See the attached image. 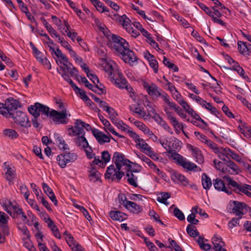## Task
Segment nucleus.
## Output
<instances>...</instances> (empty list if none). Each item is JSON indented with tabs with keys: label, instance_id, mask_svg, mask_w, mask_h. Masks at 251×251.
<instances>
[{
	"label": "nucleus",
	"instance_id": "ddd939ff",
	"mask_svg": "<svg viewBox=\"0 0 251 251\" xmlns=\"http://www.w3.org/2000/svg\"><path fill=\"white\" fill-rule=\"evenodd\" d=\"M233 207L231 212L239 217V218H242V216L248 211L247 204L245 202L238 201H233Z\"/></svg>",
	"mask_w": 251,
	"mask_h": 251
},
{
	"label": "nucleus",
	"instance_id": "dca6fc26",
	"mask_svg": "<svg viewBox=\"0 0 251 251\" xmlns=\"http://www.w3.org/2000/svg\"><path fill=\"white\" fill-rule=\"evenodd\" d=\"M61 112H58L55 110H51L50 112V116L52 117L53 121L55 122H60L61 124H66L67 122L65 119L67 118V113L66 109L61 110Z\"/></svg>",
	"mask_w": 251,
	"mask_h": 251
},
{
	"label": "nucleus",
	"instance_id": "a18cd8bd",
	"mask_svg": "<svg viewBox=\"0 0 251 251\" xmlns=\"http://www.w3.org/2000/svg\"><path fill=\"white\" fill-rule=\"evenodd\" d=\"M134 124L146 135L151 131L148 126L141 122L135 121L134 122Z\"/></svg>",
	"mask_w": 251,
	"mask_h": 251
},
{
	"label": "nucleus",
	"instance_id": "37998d69",
	"mask_svg": "<svg viewBox=\"0 0 251 251\" xmlns=\"http://www.w3.org/2000/svg\"><path fill=\"white\" fill-rule=\"evenodd\" d=\"M186 230L187 233L191 237H195L199 235V232L197 230L196 227L191 224L188 225Z\"/></svg>",
	"mask_w": 251,
	"mask_h": 251
},
{
	"label": "nucleus",
	"instance_id": "2eb2a0df",
	"mask_svg": "<svg viewBox=\"0 0 251 251\" xmlns=\"http://www.w3.org/2000/svg\"><path fill=\"white\" fill-rule=\"evenodd\" d=\"M120 54L122 55V58L124 61L131 66L133 65L134 63L137 60L136 56L133 51L129 49V47L125 50L124 52L121 53Z\"/></svg>",
	"mask_w": 251,
	"mask_h": 251
},
{
	"label": "nucleus",
	"instance_id": "a19ab883",
	"mask_svg": "<svg viewBox=\"0 0 251 251\" xmlns=\"http://www.w3.org/2000/svg\"><path fill=\"white\" fill-rule=\"evenodd\" d=\"M56 160L59 166L62 168H64L69 163L64 153L58 155L57 156Z\"/></svg>",
	"mask_w": 251,
	"mask_h": 251
},
{
	"label": "nucleus",
	"instance_id": "49530a36",
	"mask_svg": "<svg viewBox=\"0 0 251 251\" xmlns=\"http://www.w3.org/2000/svg\"><path fill=\"white\" fill-rule=\"evenodd\" d=\"M16 203L14 204L11 201H8L3 204L4 209L11 216H13L12 211L15 208Z\"/></svg>",
	"mask_w": 251,
	"mask_h": 251
},
{
	"label": "nucleus",
	"instance_id": "052dcab7",
	"mask_svg": "<svg viewBox=\"0 0 251 251\" xmlns=\"http://www.w3.org/2000/svg\"><path fill=\"white\" fill-rule=\"evenodd\" d=\"M164 110L165 112L168 119L170 121V122L176 119V117L174 116V113L171 111L168 107L164 106Z\"/></svg>",
	"mask_w": 251,
	"mask_h": 251
},
{
	"label": "nucleus",
	"instance_id": "6e6552de",
	"mask_svg": "<svg viewBox=\"0 0 251 251\" xmlns=\"http://www.w3.org/2000/svg\"><path fill=\"white\" fill-rule=\"evenodd\" d=\"M176 162L183 167V168L188 171H194L196 172H200L201 169L198 167L195 164L187 160L186 158L183 157L181 155H175Z\"/></svg>",
	"mask_w": 251,
	"mask_h": 251
},
{
	"label": "nucleus",
	"instance_id": "7ed1b4c3",
	"mask_svg": "<svg viewBox=\"0 0 251 251\" xmlns=\"http://www.w3.org/2000/svg\"><path fill=\"white\" fill-rule=\"evenodd\" d=\"M109 40L110 47L120 54L124 52L129 46L125 39L117 35L112 34Z\"/></svg>",
	"mask_w": 251,
	"mask_h": 251
},
{
	"label": "nucleus",
	"instance_id": "58836bf2",
	"mask_svg": "<svg viewBox=\"0 0 251 251\" xmlns=\"http://www.w3.org/2000/svg\"><path fill=\"white\" fill-rule=\"evenodd\" d=\"M241 133H242L245 137L250 139L251 137V130L247 126V124L243 123L241 126H239Z\"/></svg>",
	"mask_w": 251,
	"mask_h": 251
},
{
	"label": "nucleus",
	"instance_id": "f257e3e1",
	"mask_svg": "<svg viewBox=\"0 0 251 251\" xmlns=\"http://www.w3.org/2000/svg\"><path fill=\"white\" fill-rule=\"evenodd\" d=\"M104 70L108 74V77L111 82L120 88H125L129 94L134 92V90L130 86L127 85V81L124 77L122 73L120 72L117 66L113 61L106 62L103 66Z\"/></svg>",
	"mask_w": 251,
	"mask_h": 251
},
{
	"label": "nucleus",
	"instance_id": "69168bd1",
	"mask_svg": "<svg viewBox=\"0 0 251 251\" xmlns=\"http://www.w3.org/2000/svg\"><path fill=\"white\" fill-rule=\"evenodd\" d=\"M195 217L196 215H195V213H191V214L188 216L187 220L188 222L191 223V224L197 225L199 221L198 219H196Z\"/></svg>",
	"mask_w": 251,
	"mask_h": 251
},
{
	"label": "nucleus",
	"instance_id": "aec40b11",
	"mask_svg": "<svg viewBox=\"0 0 251 251\" xmlns=\"http://www.w3.org/2000/svg\"><path fill=\"white\" fill-rule=\"evenodd\" d=\"M182 142L178 139L175 138L172 141H170V147L171 151H169V153L171 154V157L173 160H175V155H180L176 152V150H178L181 148Z\"/></svg>",
	"mask_w": 251,
	"mask_h": 251
},
{
	"label": "nucleus",
	"instance_id": "393cba45",
	"mask_svg": "<svg viewBox=\"0 0 251 251\" xmlns=\"http://www.w3.org/2000/svg\"><path fill=\"white\" fill-rule=\"evenodd\" d=\"M212 243L214 246L213 249L215 251H221L225 249L223 248L225 245V242L223 241L222 238L219 236L215 235L213 237Z\"/></svg>",
	"mask_w": 251,
	"mask_h": 251
},
{
	"label": "nucleus",
	"instance_id": "423d86ee",
	"mask_svg": "<svg viewBox=\"0 0 251 251\" xmlns=\"http://www.w3.org/2000/svg\"><path fill=\"white\" fill-rule=\"evenodd\" d=\"M20 105L18 100H14L13 98L7 99L3 107L0 110V113L6 117L12 116L15 114L17 107Z\"/></svg>",
	"mask_w": 251,
	"mask_h": 251
},
{
	"label": "nucleus",
	"instance_id": "0e129e2a",
	"mask_svg": "<svg viewBox=\"0 0 251 251\" xmlns=\"http://www.w3.org/2000/svg\"><path fill=\"white\" fill-rule=\"evenodd\" d=\"M18 228L20 230L22 233L27 238H29L30 237L29 232L28 230L27 227L25 225L19 226Z\"/></svg>",
	"mask_w": 251,
	"mask_h": 251
},
{
	"label": "nucleus",
	"instance_id": "2f4dec72",
	"mask_svg": "<svg viewBox=\"0 0 251 251\" xmlns=\"http://www.w3.org/2000/svg\"><path fill=\"white\" fill-rule=\"evenodd\" d=\"M55 141L60 149L63 150H69L68 145L66 143L62 137L58 133L54 134Z\"/></svg>",
	"mask_w": 251,
	"mask_h": 251
},
{
	"label": "nucleus",
	"instance_id": "774afa93",
	"mask_svg": "<svg viewBox=\"0 0 251 251\" xmlns=\"http://www.w3.org/2000/svg\"><path fill=\"white\" fill-rule=\"evenodd\" d=\"M168 241L171 246L176 251H183L181 247L176 243L175 240L169 238Z\"/></svg>",
	"mask_w": 251,
	"mask_h": 251
},
{
	"label": "nucleus",
	"instance_id": "0eeeda50",
	"mask_svg": "<svg viewBox=\"0 0 251 251\" xmlns=\"http://www.w3.org/2000/svg\"><path fill=\"white\" fill-rule=\"evenodd\" d=\"M12 118L15 123L21 126L28 128L30 127L31 124L26 114L20 110H16L15 114H13Z\"/></svg>",
	"mask_w": 251,
	"mask_h": 251
},
{
	"label": "nucleus",
	"instance_id": "864d4df0",
	"mask_svg": "<svg viewBox=\"0 0 251 251\" xmlns=\"http://www.w3.org/2000/svg\"><path fill=\"white\" fill-rule=\"evenodd\" d=\"M64 154L69 163L75 162L77 158V155L74 152L65 153Z\"/></svg>",
	"mask_w": 251,
	"mask_h": 251
},
{
	"label": "nucleus",
	"instance_id": "1a4fd4ad",
	"mask_svg": "<svg viewBox=\"0 0 251 251\" xmlns=\"http://www.w3.org/2000/svg\"><path fill=\"white\" fill-rule=\"evenodd\" d=\"M125 174V172H120L115 168L114 165H111L106 169L105 177L106 179H110L112 180L116 179L119 181Z\"/></svg>",
	"mask_w": 251,
	"mask_h": 251
},
{
	"label": "nucleus",
	"instance_id": "6e6d98bb",
	"mask_svg": "<svg viewBox=\"0 0 251 251\" xmlns=\"http://www.w3.org/2000/svg\"><path fill=\"white\" fill-rule=\"evenodd\" d=\"M131 7L134 9L135 10H136L137 13L140 15H141L143 18H144V19H146V20H148L151 22H153V20L151 19V18H149L147 17V16L145 14V11H143V10H140L139 8L137 6H135L134 4H131Z\"/></svg>",
	"mask_w": 251,
	"mask_h": 251
},
{
	"label": "nucleus",
	"instance_id": "4468645a",
	"mask_svg": "<svg viewBox=\"0 0 251 251\" xmlns=\"http://www.w3.org/2000/svg\"><path fill=\"white\" fill-rule=\"evenodd\" d=\"M108 16L113 20H116L119 24L126 29V30L131 25L130 24V20L126 15L119 16L115 13L113 14L109 13Z\"/></svg>",
	"mask_w": 251,
	"mask_h": 251
},
{
	"label": "nucleus",
	"instance_id": "72a5a7b5",
	"mask_svg": "<svg viewBox=\"0 0 251 251\" xmlns=\"http://www.w3.org/2000/svg\"><path fill=\"white\" fill-rule=\"evenodd\" d=\"M111 218L115 221H123L127 218L126 215L118 211H111L109 213Z\"/></svg>",
	"mask_w": 251,
	"mask_h": 251
},
{
	"label": "nucleus",
	"instance_id": "ea45409f",
	"mask_svg": "<svg viewBox=\"0 0 251 251\" xmlns=\"http://www.w3.org/2000/svg\"><path fill=\"white\" fill-rule=\"evenodd\" d=\"M171 197V194L168 192H162L157 197V201L159 202L168 205L169 203L167 201V199Z\"/></svg>",
	"mask_w": 251,
	"mask_h": 251
},
{
	"label": "nucleus",
	"instance_id": "9d476101",
	"mask_svg": "<svg viewBox=\"0 0 251 251\" xmlns=\"http://www.w3.org/2000/svg\"><path fill=\"white\" fill-rule=\"evenodd\" d=\"M29 113L35 117H38L40 113L45 114L47 116H50V108L44 105L39 103H36L34 105H31L28 108Z\"/></svg>",
	"mask_w": 251,
	"mask_h": 251
},
{
	"label": "nucleus",
	"instance_id": "bb28decb",
	"mask_svg": "<svg viewBox=\"0 0 251 251\" xmlns=\"http://www.w3.org/2000/svg\"><path fill=\"white\" fill-rule=\"evenodd\" d=\"M77 137L74 138V142L75 145L79 147L80 149H85L88 147V142L84 136V135H80L76 136Z\"/></svg>",
	"mask_w": 251,
	"mask_h": 251
},
{
	"label": "nucleus",
	"instance_id": "c03bdc74",
	"mask_svg": "<svg viewBox=\"0 0 251 251\" xmlns=\"http://www.w3.org/2000/svg\"><path fill=\"white\" fill-rule=\"evenodd\" d=\"M3 133L11 139H16L19 136L18 133L12 129H5L3 130Z\"/></svg>",
	"mask_w": 251,
	"mask_h": 251
},
{
	"label": "nucleus",
	"instance_id": "7c9ffc66",
	"mask_svg": "<svg viewBox=\"0 0 251 251\" xmlns=\"http://www.w3.org/2000/svg\"><path fill=\"white\" fill-rule=\"evenodd\" d=\"M62 64L63 65L62 67H65L66 72L67 71L71 76H77L78 70L69 62V59L67 60V62H64Z\"/></svg>",
	"mask_w": 251,
	"mask_h": 251
},
{
	"label": "nucleus",
	"instance_id": "e2e57ef3",
	"mask_svg": "<svg viewBox=\"0 0 251 251\" xmlns=\"http://www.w3.org/2000/svg\"><path fill=\"white\" fill-rule=\"evenodd\" d=\"M119 128H121L122 130L124 131H126L130 134V131H132V130H130L128 128L129 127L127 125L124 124L122 121H119L117 123L116 125Z\"/></svg>",
	"mask_w": 251,
	"mask_h": 251
},
{
	"label": "nucleus",
	"instance_id": "4be33fe9",
	"mask_svg": "<svg viewBox=\"0 0 251 251\" xmlns=\"http://www.w3.org/2000/svg\"><path fill=\"white\" fill-rule=\"evenodd\" d=\"M3 168L6 170L5 177L9 181H12L14 177L15 169L14 167L10 163L5 162L3 163Z\"/></svg>",
	"mask_w": 251,
	"mask_h": 251
},
{
	"label": "nucleus",
	"instance_id": "cd10ccee",
	"mask_svg": "<svg viewBox=\"0 0 251 251\" xmlns=\"http://www.w3.org/2000/svg\"><path fill=\"white\" fill-rule=\"evenodd\" d=\"M125 207L133 213L137 214L142 211V208L141 206L131 201H126Z\"/></svg>",
	"mask_w": 251,
	"mask_h": 251
},
{
	"label": "nucleus",
	"instance_id": "5fc2aeb1",
	"mask_svg": "<svg viewBox=\"0 0 251 251\" xmlns=\"http://www.w3.org/2000/svg\"><path fill=\"white\" fill-rule=\"evenodd\" d=\"M111 155L107 151H104L101 152V160L103 161L104 166L110 161Z\"/></svg>",
	"mask_w": 251,
	"mask_h": 251
},
{
	"label": "nucleus",
	"instance_id": "79ce46f5",
	"mask_svg": "<svg viewBox=\"0 0 251 251\" xmlns=\"http://www.w3.org/2000/svg\"><path fill=\"white\" fill-rule=\"evenodd\" d=\"M92 2L99 11L100 12H108V8L104 6L103 3L100 1L98 0H93Z\"/></svg>",
	"mask_w": 251,
	"mask_h": 251
},
{
	"label": "nucleus",
	"instance_id": "e433bc0d",
	"mask_svg": "<svg viewBox=\"0 0 251 251\" xmlns=\"http://www.w3.org/2000/svg\"><path fill=\"white\" fill-rule=\"evenodd\" d=\"M201 182L203 188L205 190L209 189L212 185L211 178L205 173L202 175Z\"/></svg>",
	"mask_w": 251,
	"mask_h": 251
},
{
	"label": "nucleus",
	"instance_id": "c756f323",
	"mask_svg": "<svg viewBox=\"0 0 251 251\" xmlns=\"http://www.w3.org/2000/svg\"><path fill=\"white\" fill-rule=\"evenodd\" d=\"M238 48L240 52L244 55H249L250 44L247 42L238 41Z\"/></svg>",
	"mask_w": 251,
	"mask_h": 251
},
{
	"label": "nucleus",
	"instance_id": "6ab92c4d",
	"mask_svg": "<svg viewBox=\"0 0 251 251\" xmlns=\"http://www.w3.org/2000/svg\"><path fill=\"white\" fill-rule=\"evenodd\" d=\"M171 179L173 182L181 184L184 186L189 184L188 179L183 175L177 172L174 171L172 173Z\"/></svg>",
	"mask_w": 251,
	"mask_h": 251
},
{
	"label": "nucleus",
	"instance_id": "412c9836",
	"mask_svg": "<svg viewBox=\"0 0 251 251\" xmlns=\"http://www.w3.org/2000/svg\"><path fill=\"white\" fill-rule=\"evenodd\" d=\"M66 241L73 251H84L83 248L76 243L74 237L71 234H68L65 238Z\"/></svg>",
	"mask_w": 251,
	"mask_h": 251
},
{
	"label": "nucleus",
	"instance_id": "a878e982",
	"mask_svg": "<svg viewBox=\"0 0 251 251\" xmlns=\"http://www.w3.org/2000/svg\"><path fill=\"white\" fill-rule=\"evenodd\" d=\"M100 120L102 122L103 125L104 126L105 130L107 131V130H108L111 133L115 135H116L120 138L124 137L123 136L120 135L118 134L114 129V128L111 126L109 121L104 118V117L100 115L99 116Z\"/></svg>",
	"mask_w": 251,
	"mask_h": 251
},
{
	"label": "nucleus",
	"instance_id": "f8f14e48",
	"mask_svg": "<svg viewBox=\"0 0 251 251\" xmlns=\"http://www.w3.org/2000/svg\"><path fill=\"white\" fill-rule=\"evenodd\" d=\"M30 45L36 59L48 69L50 70L51 69V64L48 59L44 56L43 53L35 47L32 43L30 42Z\"/></svg>",
	"mask_w": 251,
	"mask_h": 251
},
{
	"label": "nucleus",
	"instance_id": "603ef678",
	"mask_svg": "<svg viewBox=\"0 0 251 251\" xmlns=\"http://www.w3.org/2000/svg\"><path fill=\"white\" fill-rule=\"evenodd\" d=\"M223 151H220L219 152H216L215 153L218 154V156L220 159L226 161V157H227V155H228V151H229V149L228 148H223Z\"/></svg>",
	"mask_w": 251,
	"mask_h": 251
},
{
	"label": "nucleus",
	"instance_id": "f704fd0d",
	"mask_svg": "<svg viewBox=\"0 0 251 251\" xmlns=\"http://www.w3.org/2000/svg\"><path fill=\"white\" fill-rule=\"evenodd\" d=\"M226 167L227 168V170L226 172H228L231 174H237L240 172V169L237 165L231 161L227 162Z\"/></svg>",
	"mask_w": 251,
	"mask_h": 251
},
{
	"label": "nucleus",
	"instance_id": "de8ad7c7",
	"mask_svg": "<svg viewBox=\"0 0 251 251\" xmlns=\"http://www.w3.org/2000/svg\"><path fill=\"white\" fill-rule=\"evenodd\" d=\"M178 104H180L182 107V108L186 113L188 114H192L193 113H194V110L192 108H191V107L188 104V103L184 100L180 101L178 103Z\"/></svg>",
	"mask_w": 251,
	"mask_h": 251
},
{
	"label": "nucleus",
	"instance_id": "f3484780",
	"mask_svg": "<svg viewBox=\"0 0 251 251\" xmlns=\"http://www.w3.org/2000/svg\"><path fill=\"white\" fill-rule=\"evenodd\" d=\"M130 135L134 139L137 145H138L146 153V152H148L151 149V148L149 144L146 143L144 139L140 138L139 136L134 132L130 131Z\"/></svg>",
	"mask_w": 251,
	"mask_h": 251
},
{
	"label": "nucleus",
	"instance_id": "c9c22d12",
	"mask_svg": "<svg viewBox=\"0 0 251 251\" xmlns=\"http://www.w3.org/2000/svg\"><path fill=\"white\" fill-rule=\"evenodd\" d=\"M89 171V179L91 181L95 182L99 181L101 177V174L96 170L93 167Z\"/></svg>",
	"mask_w": 251,
	"mask_h": 251
},
{
	"label": "nucleus",
	"instance_id": "473e14b6",
	"mask_svg": "<svg viewBox=\"0 0 251 251\" xmlns=\"http://www.w3.org/2000/svg\"><path fill=\"white\" fill-rule=\"evenodd\" d=\"M167 104L169 106L173 108L175 111L180 117H181L183 119H185L186 118V114L184 113L183 111L181 109V108L178 105H177V104L175 103L174 102L171 101L170 99L167 102Z\"/></svg>",
	"mask_w": 251,
	"mask_h": 251
},
{
	"label": "nucleus",
	"instance_id": "9b49d317",
	"mask_svg": "<svg viewBox=\"0 0 251 251\" xmlns=\"http://www.w3.org/2000/svg\"><path fill=\"white\" fill-rule=\"evenodd\" d=\"M83 124H85V123L82 120H76L74 126H71L68 129V134L71 136L84 135V131L83 129Z\"/></svg>",
	"mask_w": 251,
	"mask_h": 251
},
{
	"label": "nucleus",
	"instance_id": "39448f33",
	"mask_svg": "<svg viewBox=\"0 0 251 251\" xmlns=\"http://www.w3.org/2000/svg\"><path fill=\"white\" fill-rule=\"evenodd\" d=\"M113 161L116 165V168L120 172H125L130 170L132 167V162L127 159L125 158L124 154L121 152H115L112 157Z\"/></svg>",
	"mask_w": 251,
	"mask_h": 251
},
{
	"label": "nucleus",
	"instance_id": "a211bd4d",
	"mask_svg": "<svg viewBox=\"0 0 251 251\" xmlns=\"http://www.w3.org/2000/svg\"><path fill=\"white\" fill-rule=\"evenodd\" d=\"M92 133L99 143L100 145H102L106 143H109L110 141V138L113 139L111 135L107 136L103 132L97 129L93 130Z\"/></svg>",
	"mask_w": 251,
	"mask_h": 251
},
{
	"label": "nucleus",
	"instance_id": "4d7b16f0",
	"mask_svg": "<svg viewBox=\"0 0 251 251\" xmlns=\"http://www.w3.org/2000/svg\"><path fill=\"white\" fill-rule=\"evenodd\" d=\"M150 67L152 68L154 72L157 73L158 71V62L154 58L149 61Z\"/></svg>",
	"mask_w": 251,
	"mask_h": 251
},
{
	"label": "nucleus",
	"instance_id": "5701e85b",
	"mask_svg": "<svg viewBox=\"0 0 251 251\" xmlns=\"http://www.w3.org/2000/svg\"><path fill=\"white\" fill-rule=\"evenodd\" d=\"M213 185L215 189L219 191L225 192L227 194H230L231 192L227 189L224 182L220 178H216L213 181Z\"/></svg>",
	"mask_w": 251,
	"mask_h": 251
},
{
	"label": "nucleus",
	"instance_id": "c85d7f7f",
	"mask_svg": "<svg viewBox=\"0 0 251 251\" xmlns=\"http://www.w3.org/2000/svg\"><path fill=\"white\" fill-rule=\"evenodd\" d=\"M51 55L53 56L55 55L58 58V59H56V62L58 65H59V64H62L64 62L66 63L67 62L68 58L59 49H57L56 50H55L51 53Z\"/></svg>",
	"mask_w": 251,
	"mask_h": 251
},
{
	"label": "nucleus",
	"instance_id": "b1692460",
	"mask_svg": "<svg viewBox=\"0 0 251 251\" xmlns=\"http://www.w3.org/2000/svg\"><path fill=\"white\" fill-rule=\"evenodd\" d=\"M189 150H191L193 153V156L195 157L196 161L199 164L202 163L204 161V158L202 155L201 151L196 147L192 145H189Z\"/></svg>",
	"mask_w": 251,
	"mask_h": 251
},
{
	"label": "nucleus",
	"instance_id": "338daca9",
	"mask_svg": "<svg viewBox=\"0 0 251 251\" xmlns=\"http://www.w3.org/2000/svg\"><path fill=\"white\" fill-rule=\"evenodd\" d=\"M241 218H239V217L238 218H232L228 224V226L230 228H232L236 226L237 225H239V221Z\"/></svg>",
	"mask_w": 251,
	"mask_h": 251
},
{
	"label": "nucleus",
	"instance_id": "680f3d73",
	"mask_svg": "<svg viewBox=\"0 0 251 251\" xmlns=\"http://www.w3.org/2000/svg\"><path fill=\"white\" fill-rule=\"evenodd\" d=\"M93 92L98 93L99 95L102 94H105L106 93V90L104 88H100L98 85V84H95V86L93 85L92 87L90 89Z\"/></svg>",
	"mask_w": 251,
	"mask_h": 251
},
{
	"label": "nucleus",
	"instance_id": "bf43d9fd",
	"mask_svg": "<svg viewBox=\"0 0 251 251\" xmlns=\"http://www.w3.org/2000/svg\"><path fill=\"white\" fill-rule=\"evenodd\" d=\"M159 143H160L162 146L166 150L167 152L169 153V151H171V148L170 146V142L168 141V140L165 139H161V138L159 139Z\"/></svg>",
	"mask_w": 251,
	"mask_h": 251
},
{
	"label": "nucleus",
	"instance_id": "13d9d810",
	"mask_svg": "<svg viewBox=\"0 0 251 251\" xmlns=\"http://www.w3.org/2000/svg\"><path fill=\"white\" fill-rule=\"evenodd\" d=\"M174 215L179 220L182 221L185 219L184 215L182 212L177 207H176L174 210Z\"/></svg>",
	"mask_w": 251,
	"mask_h": 251
},
{
	"label": "nucleus",
	"instance_id": "f03ea898",
	"mask_svg": "<svg viewBox=\"0 0 251 251\" xmlns=\"http://www.w3.org/2000/svg\"><path fill=\"white\" fill-rule=\"evenodd\" d=\"M143 86L148 95L151 96L152 99H157L160 97L166 103L170 99L169 95L154 83L149 84L145 82Z\"/></svg>",
	"mask_w": 251,
	"mask_h": 251
},
{
	"label": "nucleus",
	"instance_id": "09e8293b",
	"mask_svg": "<svg viewBox=\"0 0 251 251\" xmlns=\"http://www.w3.org/2000/svg\"><path fill=\"white\" fill-rule=\"evenodd\" d=\"M206 145L211 149L213 151L216 153V152H219L220 151H223L222 148L218 147V145L214 143L211 140H209Z\"/></svg>",
	"mask_w": 251,
	"mask_h": 251
},
{
	"label": "nucleus",
	"instance_id": "20e7f679",
	"mask_svg": "<svg viewBox=\"0 0 251 251\" xmlns=\"http://www.w3.org/2000/svg\"><path fill=\"white\" fill-rule=\"evenodd\" d=\"M224 178L226 180L231 189L236 193L239 194H245L249 197H251V193L249 191V190H251L250 185L242 183H238L229 176H225Z\"/></svg>",
	"mask_w": 251,
	"mask_h": 251
},
{
	"label": "nucleus",
	"instance_id": "8fccbe9b",
	"mask_svg": "<svg viewBox=\"0 0 251 251\" xmlns=\"http://www.w3.org/2000/svg\"><path fill=\"white\" fill-rule=\"evenodd\" d=\"M213 162L214 163L215 168L223 172H226L227 170V167H225V165L223 162L221 161H217L216 159L214 160Z\"/></svg>",
	"mask_w": 251,
	"mask_h": 251
},
{
	"label": "nucleus",
	"instance_id": "4c0bfd02",
	"mask_svg": "<svg viewBox=\"0 0 251 251\" xmlns=\"http://www.w3.org/2000/svg\"><path fill=\"white\" fill-rule=\"evenodd\" d=\"M155 121L166 131L171 133L173 134V132L170 126L161 117L157 115L155 119Z\"/></svg>",
	"mask_w": 251,
	"mask_h": 251
},
{
	"label": "nucleus",
	"instance_id": "3c124183",
	"mask_svg": "<svg viewBox=\"0 0 251 251\" xmlns=\"http://www.w3.org/2000/svg\"><path fill=\"white\" fill-rule=\"evenodd\" d=\"M203 107L210 111L211 113L218 116V114H219L218 111L215 107H213L211 103L205 101V103H204V106Z\"/></svg>",
	"mask_w": 251,
	"mask_h": 251
}]
</instances>
